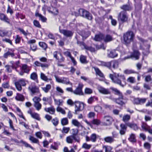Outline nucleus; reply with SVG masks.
<instances>
[{
  "instance_id": "nucleus-1",
  "label": "nucleus",
  "mask_w": 152,
  "mask_h": 152,
  "mask_svg": "<svg viewBox=\"0 0 152 152\" xmlns=\"http://www.w3.org/2000/svg\"><path fill=\"white\" fill-rule=\"evenodd\" d=\"M110 77L114 83L118 84L123 87L126 84V78L123 75H120L119 74L114 73L110 74Z\"/></svg>"
},
{
  "instance_id": "nucleus-2",
  "label": "nucleus",
  "mask_w": 152,
  "mask_h": 152,
  "mask_svg": "<svg viewBox=\"0 0 152 152\" xmlns=\"http://www.w3.org/2000/svg\"><path fill=\"white\" fill-rule=\"evenodd\" d=\"M123 37L124 44L127 46L133 41L134 35L132 31H128L124 34Z\"/></svg>"
},
{
  "instance_id": "nucleus-3",
  "label": "nucleus",
  "mask_w": 152,
  "mask_h": 152,
  "mask_svg": "<svg viewBox=\"0 0 152 152\" xmlns=\"http://www.w3.org/2000/svg\"><path fill=\"white\" fill-rule=\"evenodd\" d=\"M28 89L31 93L32 96L38 95L40 96L41 94L40 93L39 88L34 83H32L29 86Z\"/></svg>"
},
{
  "instance_id": "nucleus-4",
  "label": "nucleus",
  "mask_w": 152,
  "mask_h": 152,
  "mask_svg": "<svg viewBox=\"0 0 152 152\" xmlns=\"http://www.w3.org/2000/svg\"><path fill=\"white\" fill-rule=\"evenodd\" d=\"M78 12L80 15L83 18L89 20H91L92 19V15L88 11L83 9H80L79 10Z\"/></svg>"
},
{
  "instance_id": "nucleus-5",
  "label": "nucleus",
  "mask_w": 152,
  "mask_h": 152,
  "mask_svg": "<svg viewBox=\"0 0 152 152\" xmlns=\"http://www.w3.org/2000/svg\"><path fill=\"white\" fill-rule=\"evenodd\" d=\"M128 18V16L126 12L122 11L118 14V21L124 23L127 21Z\"/></svg>"
},
{
  "instance_id": "nucleus-6",
  "label": "nucleus",
  "mask_w": 152,
  "mask_h": 152,
  "mask_svg": "<svg viewBox=\"0 0 152 152\" xmlns=\"http://www.w3.org/2000/svg\"><path fill=\"white\" fill-rule=\"evenodd\" d=\"M15 85L18 91H20L22 89L21 86H25L26 85V83L25 80L22 79L15 82Z\"/></svg>"
},
{
  "instance_id": "nucleus-7",
  "label": "nucleus",
  "mask_w": 152,
  "mask_h": 152,
  "mask_svg": "<svg viewBox=\"0 0 152 152\" xmlns=\"http://www.w3.org/2000/svg\"><path fill=\"white\" fill-rule=\"evenodd\" d=\"M61 26L59 27L60 32L63 34L64 36L66 37L71 38L74 32L72 31L68 30L61 29Z\"/></svg>"
},
{
  "instance_id": "nucleus-8",
  "label": "nucleus",
  "mask_w": 152,
  "mask_h": 152,
  "mask_svg": "<svg viewBox=\"0 0 152 152\" xmlns=\"http://www.w3.org/2000/svg\"><path fill=\"white\" fill-rule=\"evenodd\" d=\"M53 3L51 4V6L49 7H47L45 5L44 7H43L42 9L44 8H46L48 11L54 15H57L58 13V9L55 7H53L54 5L53 6Z\"/></svg>"
},
{
  "instance_id": "nucleus-9",
  "label": "nucleus",
  "mask_w": 152,
  "mask_h": 152,
  "mask_svg": "<svg viewBox=\"0 0 152 152\" xmlns=\"http://www.w3.org/2000/svg\"><path fill=\"white\" fill-rule=\"evenodd\" d=\"M147 99L146 98L139 97L134 98L133 101V103L137 105H142L146 102Z\"/></svg>"
},
{
  "instance_id": "nucleus-10",
  "label": "nucleus",
  "mask_w": 152,
  "mask_h": 152,
  "mask_svg": "<svg viewBox=\"0 0 152 152\" xmlns=\"http://www.w3.org/2000/svg\"><path fill=\"white\" fill-rule=\"evenodd\" d=\"M140 53L138 50H135L131 55L130 56H128L124 58L125 59L131 58H134L136 60H138L139 58Z\"/></svg>"
},
{
  "instance_id": "nucleus-11",
  "label": "nucleus",
  "mask_w": 152,
  "mask_h": 152,
  "mask_svg": "<svg viewBox=\"0 0 152 152\" xmlns=\"http://www.w3.org/2000/svg\"><path fill=\"white\" fill-rule=\"evenodd\" d=\"M83 85L82 83H79L78 86L76 88V89L74 91L73 93L74 94L79 95H83V93L82 91V88L83 87Z\"/></svg>"
},
{
  "instance_id": "nucleus-12",
  "label": "nucleus",
  "mask_w": 152,
  "mask_h": 152,
  "mask_svg": "<svg viewBox=\"0 0 152 152\" xmlns=\"http://www.w3.org/2000/svg\"><path fill=\"white\" fill-rule=\"evenodd\" d=\"M75 113L77 114V112L81 111L83 109L84 106L83 104L79 102H75Z\"/></svg>"
},
{
  "instance_id": "nucleus-13",
  "label": "nucleus",
  "mask_w": 152,
  "mask_h": 152,
  "mask_svg": "<svg viewBox=\"0 0 152 152\" xmlns=\"http://www.w3.org/2000/svg\"><path fill=\"white\" fill-rule=\"evenodd\" d=\"M77 43L80 46H83L84 48L87 50L90 51L91 52H94L95 51V49L94 48L86 45L83 42H81L77 41Z\"/></svg>"
},
{
  "instance_id": "nucleus-14",
  "label": "nucleus",
  "mask_w": 152,
  "mask_h": 152,
  "mask_svg": "<svg viewBox=\"0 0 152 152\" xmlns=\"http://www.w3.org/2000/svg\"><path fill=\"white\" fill-rule=\"evenodd\" d=\"M11 141L12 142H14L17 144H19L20 143H22L26 147H29L31 148H32V147L29 144L27 143L26 142L23 141L22 140H21L20 141H19L16 139L11 138Z\"/></svg>"
},
{
  "instance_id": "nucleus-15",
  "label": "nucleus",
  "mask_w": 152,
  "mask_h": 152,
  "mask_svg": "<svg viewBox=\"0 0 152 152\" xmlns=\"http://www.w3.org/2000/svg\"><path fill=\"white\" fill-rule=\"evenodd\" d=\"M103 120L104 124L106 125H109L112 124V118L108 116H104L103 117Z\"/></svg>"
},
{
  "instance_id": "nucleus-16",
  "label": "nucleus",
  "mask_w": 152,
  "mask_h": 152,
  "mask_svg": "<svg viewBox=\"0 0 152 152\" xmlns=\"http://www.w3.org/2000/svg\"><path fill=\"white\" fill-rule=\"evenodd\" d=\"M73 140H75L78 142H80V139L79 138L77 139L75 136H74V135H71L67 137L66 138V141L69 143H72Z\"/></svg>"
},
{
  "instance_id": "nucleus-17",
  "label": "nucleus",
  "mask_w": 152,
  "mask_h": 152,
  "mask_svg": "<svg viewBox=\"0 0 152 152\" xmlns=\"http://www.w3.org/2000/svg\"><path fill=\"white\" fill-rule=\"evenodd\" d=\"M98 90L99 92L104 94H110V91L108 89H106L101 87L98 88Z\"/></svg>"
},
{
  "instance_id": "nucleus-18",
  "label": "nucleus",
  "mask_w": 152,
  "mask_h": 152,
  "mask_svg": "<svg viewBox=\"0 0 152 152\" xmlns=\"http://www.w3.org/2000/svg\"><path fill=\"white\" fill-rule=\"evenodd\" d=\"M42 101L44 102L43 104L46 105L47 104L50 105L52 103V99L51 97H44L42 98Z\"/></svg>"
},
{
  "instance_id": "nucleus-19",
  "label": "nucleus",
  "mask_w": 152,
  "mask_h": 152,
  "mask_svg": "<svg viewBox=\"0 0 152 152\" xmlns=\"http://www.w3.org/2000/svg\"><path fill=\"white\" fill-rule=\"evenodd\" d=\"M126 124H121L120 126V133L121 135H124L126 131L127 126Z\"/></svg>"
},
{
  "instance_id": "nucleus-20",
  "label": "nucleus",
  "mask_w": 152,
  "mask_h": 152,
  "mask_svg": "<svg viewBox=\"0 0 152 152\" xmlns=\"http://www.w3.org/2000/svg\"><path fill=\"white\" fill-rule=\"evenodd\" d=\"M110 69L113 68L114 69L117 68L118 67V62L116 60L111 61H110Z\"/></svg>"
},
{
  "instance_id": "nucleus-21",
  "label": "nucleus",
  "mask_w": 152,
  "mask_h": 152,
  "mask_svg": "<svg viewBox=\"0 0 152 152\" xmlns=\"http://www.w3.org/2000/svg\"><path fill=\"white\" fill-rule=\"evenodd\" d=\"M126 125L130 128L134 130H137L138 129V127L137 125L134 123H126Z\"/></svg>"
},
{
  "instance_id": "nucleus-22",
  "label": "nucleus",
  "mask_w": 152,
  "mask_h": 152,
  "mask_svg": "<svg viewBox=\"0 0 152 152\" xmlns=\"http://www.w3.org/2000/svg\"><path fill=\"white\" fill-rule=\"evenodd\" d=\"M60 56V58H59V57L57 59V65L58 66H63L64 65L62 64V63L64 62L65 61L64 58L61 55Z\"/></svg>"
},
{
  "instance_id": "nucleus-23",
  "label": "nucleus",
  "mask_w": 152,
  "mask_h": 152,
  "mask_svg": "<svg viewBox=\"0 0 152 152\" xmlns=\"http://www.w3.org/2000/svg\"><path fill=\"white\" fill-rule=\"evenodd\" d=\"M44 110L51 114H54L55 112V109L53 106L48 108H45Z\"/></svg>"
},
{
  "instance_id": "nucleus-24",
  "label": "nucleus",
  "mask_w": 152,
  "mask_h": 152,
  "mask_svg": "<svg viewBox=\"0 0 152 152\" xmlns=\"http://www.w3.org/2000/svg\"><path fill=\"white\" fill-rule=\"evenodd\" d=\"M104 35L102 34H96L94 39L96 41H100L103 39Z\"/></svg>"
},
{
  "instance_id": "nucleus-25",
  "label": "nucleus",
  "mask_w": 152,
  "mask_h": 152,
  "mask_svg": "<svg viewBox=\"0 0 152 152\" xmlns=\"http://www.w3.org/2000/svg\"><path fill=\"white\" fill-rule=\"evenodd\" d=\"M0 20L7 22L8 23H10L9 19L7 16L3 13L0 14Z\"/></svg>"
},
{
  "instance_id": "nucleus-26",
  "label": "nucleus",
  "mask_w": 152,
  "mask_h": 152,
  "mask_svg": "<svg viewBox=\"0 0 152 152\" xmlns=\"http://www.w3.org/2000/svg\"><path fill=\"white\" fill-rule=\"evenodd\" d=\"M118 56V54L116 53L115 50H112L110 51V53L107 54V56L108 57L114 58Z\"/></svg>"
},
{
  "instance_id": "nucleus-27",
  "label": "nucleus",
  "mask_w": 152,
  "mask_h": 152,
  "mask_svg": "<svg viewBox=\"0 0 152 152\" xmlns=\"http://www.w3.org/2000/svg\"><path fill=\"white\" fill-rule=\"evenodd\" d=\"M40 78L42 80L47 82H48L49 81H50L52 80V79L51 77L49 78H48L43 73H41L40 74Z\"/></svg>"
},
{
  "instance_id": "nucleus-28",
  "label": "nucleus",
  "mask_w": 152,
  "mask_h": 152,
  "mask_svg": "<svg viewBox=\"0 0 152 152\" xmlns=\"http://www.w3.org/2000/svg\"><path fill=\"white\" fill-rule=\"evenodd\" d=\"M103 40L105 42H107L113 40V37L109 34H107L105 36H104Z\"/></svg>"
},
{
  "instance_id": "nucleus-29",
  "label": "nucleus",
  "mask_w": 152,
  "mask_h": 152,
  "mask_svg": "<svg viewBox=\"0 0 152 152\" xmlns=\"http://www.w3.org/2000/svg\"><path fill=\"white\" fill-rule=\"evenodd\" d=\"M15 99L18 101H23L25 99V98L23 96L22 94L19 93H17L16 96L15 97Z\"/></svg>"
},
{
  "instance_id": "nucleus-30",
  "label": "nucleus",
  "mask_w": 152,
  "mask_h": 152,
  "mask_svg": "<svg viewBox=\"0 0 152 152\" xmlns=\"http://www.w3.org/2000/svg\"><path fill=\"white\" fill-rule=\"evenodd\" d=\"M35 15L36 16L39 17V19L41 20L42 22H46L47 20L46 18L42 16L41 14L37 12L35 13Z\"/></svg>"
},
{
  "instance_id": "nucleus-31",
  "label": "nucleus",
  "mask_w": 152,
  "mask_h": 152,
  "mask_svg": "<svg viewBox=\"0 0 152 152\" xmlns=\"http://www.w3.org/2000/svg\"><path fill=\"white\" fill-rule=\"evenodd\" d=\"M22 69L24 73H28L30 70V68L26 64L23 65L22 68Z\"/></svg>"
},
{
  "instance_id": "nucleus-32",
  "label": "nucleus",
  "mask_w": 152,
  "mask_h": 152,
  "mask_svg": "<svg viewBox=\"0 0 152 152\" xmlns=\"http://www.w3.org/2000/svg\"><path fill=\"white\" fill-rule=\"evenodd\" d=\"M30 78L32 80L36 81L37 83H38V76L36 72H34L31 74Z\"/></svg>"
},
{
  "instance_id": "nucleus-33",
  "label": "nucleus",
  "mask_w": 152,
  "mask_h": 152,
  "mask_svg": "<svg viewBox=\"0 0 152 152\" xmlns=\"http://www.w3.org/2000/svg\"><path fill=\"white\" fill-rule=\"evenodd\" d=\"M110 89L112 90L113 91L115 92V94L118 95L120 96H121V98H122L123 95L118 90L117 88H115L113 87H111Z\"/></svg>"
},
{
  "instance_id": "nucleus-34",
  "label": "nucleus",
  "mask_w": 152,
  "mask_h": 152,
  "mask_svg": "<svg viewBox=\"0 0 152 152\" xmlns=\"http://www.w3.org/2000/svg\"><path fill=\"white\" fill-rule=\"evenodd\" d=\"M123 99V96L122 98H121V96H120L119 98L117 99H116L115 101L114 102H115L116 103L120 104L121 105H123L124 104V103L122 101V100Z\"/></svg>"
},
{
  "instance_id": "nucleus-35",
  "label": "nucleus",
  "mask_w": 152,
  "mask_h": 152,
  "mask_svg": "<svg viewBox=\"0 0 152 152\" xmlns=\"http://www.w3.org/2000/svg\"><path fill=\"white\" fill-rule=\"evenodd\" d=\"M104 140L107 142L111 143L114 141V138L111 137H107L104 138Z\"/></svg>"
},
{
  "instance_id": "nucleus-36",
  "label": "nucleus",
  "mask_w": 152,
  "mask_h": 152,
  "mask_svg": "<svg viewBox=\"0 0 152 152\" xmlns=\"http://www.w3.org/2000/svg\"><path fill=\"white\" fill-rule=\"evenodd\" d=\"M61 83L67 85L70 84L72 85V83H71L69 80V79L68 78L63 77L62 78V80Z\"/></svg>"
},
{
  "instance_id": "nucleus-37",
  "label": "nucleus",
  "mask_w": 152,
  "mask_h": 152,
  "mask_svg": "<svg viewBox=\"0 0 152 152\" xmlns=\"http://www.w3.org/2000/svg\"><path fill=\"white\" fill-rule=\"evenodd\" d=\"M80 62L83 64H86L88 62L86 60V56L81 55L80 57Z\"/></svg>"
},
{
  "instance_id": "nucleus-38",
  "label": "nucleus",
  "mask_w": 152,
  "mask_h": 152,
  "mask_svg": "<svg viewBox=\"0 0 152 152\" xmlns=\"http://www.w3.org/2000/svg\"><path fill=\"white\" fill-rule=\"evenodd\" d=\"M110 61L105 62L104 61H101V65L106 67L109 69H110Z\"/></svg>"
},
{
  "instance_id": "nucleus-39",
  "label": "nucleus",
  "mask_w": 152,
  "mask_h": 152,
  "mask_svg": "<svg viewBox=\"0 0 152 152\" xmlns=\"http://www.w3.org/2000/svg\"><path fill=\"white\" fill-rule=\"evenodd\" d=\"M51 88V86L50 85H47L45 87H42V90L45 93H48Z\"/></svg>"
},
{
  "instance_id": "nucleus-40",
  "label": "nucleus",
  "mask_w": 152,
  "mask_h": 152,
  "mask_svg": "<svg viewBox=\"0 0 152 152\" xmlns=\"http://www.w3.org/2000/svg\"><path fill=\"white\" fill-rule=\"evenodd\" d=\"M29 139L32 142L34 143H37V144H38V145H39V140L37 139L36 138H35L32 136H30V137Z\"/></svg>"
},
{
  "instance_id": "nucleus-41",
  "label": "nucleus",
  "mask_w": 152,
  "mask_h": 152,
  "mask_svg": "<svg viewBox=\"0 0 152 152\" xmlns=\"http://www.w3.org/2000/svg\"><path fill=\"white\" fill-rule=\"evenodd\" d=\"M61 123L63 126L66 125L68 124V120L67 118H65L62 119L61 120Z\"/></svg>"
},
{
  "instance_id": "nucleus-42",
  "label": "nucleus",
  "mask_w": 152,
  "mask_h": 152,
  "mask_svg": "<svg viewBox=\"0 0 152 152\" xmlns=\"http://www.w3.org/2000/svg\"><path fill=\"white\" fill-rule=\"evenodd\" d=\"M129 140L132 142H136V140L134 134H131L129 138Z\"/></svg>"
},
{
  "instance_id": "nucleus-43",
  "label": "nucleus",
  "mask_w": 152,
  "mask_h": 152,
  "mask_svg": "<svg viewBox=\"0 0 152 152\" xmlns=\"http://www.w3.org/2000/svg\"><path fill=\"white\" fill-rule=\"evenodd\" d=\"M72 123L74 125L77 127H79L81 126V124L77 120L75 119H73L72 120Z\"/></svg>"
},
{
  "instance_id": "nucleus-44",
  "label": "nucleus",
  "mask_w": 152,
  "mask_h": 152,
  "mask_svg": "<svg viewBox=\"0 0 152 152\" xmlns=\"http://www.w3.org/2000/svg\"><path fill=\"white\" fill-rule=\"evenodd\" d=\"M96 135L95 134H92L90 136L91 141L92 142H95L96 141Z\"/></svg>"
},
{
  "instance_id": "nucleus-45",
  "label": "nucleus",
  "mask_w": 152,
  "mask_h": 152,
  "mask_svg": "<svg viewBox=\"0 0 152 152\" xmlns=\"http://www.w3.org/2000/svg\"><path fill=\"white\" fill-rule=\"evenodd\" d=\"M142 128L145 131H148L150 127L146 124L143 123L141 126Z\"/></svg>"
},
{
  "instance_id": "nucleus-46",
  "label": "nucleus",
  "mask_w": 152,
  "mask_h": 152,
  "mask_svg": "<svg viewBox=\"0 0 152 152\" xmlns=\"http://www.w3.org/2000/svg\"><path fill=\"white\" fill-rule=\"evenodd\" d=\"M130 118V116L129 115H124L123 118V121L125 122L128 121Z\"/></svg>"
},
{
  "instance_id": "nucleus-47",
  "label": "nucleus",
  "mask_w": 152,
  "mask_h": 152,
  "mask_svg": "<svg viewBox=\"0 0 152 152\" xmlns=\"http://www.w3.org/2000/svg\"><path fill=\"white\" fill-rule=\"evenodd\" d=\"M95 46L96 50H98L100 49L105 50L106 48V47L103 44H101L100 45H95Z\"/></svg>"
},
{
  "instance_id": "nucleus-48",
  "label": "nucleus",
  "mask_w": 152,
  "mask_h": 152,
  "mask_svg": "<svg viewBox=\"0 0 152 152\" xmlns=\"http://www.w3.org/2000/svg\"><path fill=\"white\" fill-rule=\"evenodd\" d=\"M39 45L44 50H46L47 48V44L44 42H40L39 43Z\"/></svg>"
},
{
  "instance_id": "nucleus-49",
  "label": "nucleus",
  "mask_w": 152,
  "mask_h": 152,
  "mask_svg": "<svg viewBox=\"0 0 152 152\" xmlns=\"http://www.w3.org/2000/svg\"><path fill=\"white\" fill-rule=\"evenodd\" d=\"M121 8L126 12V11H129L130 10L131 7L128 5H124L121 7Z\"/></svg>"
},
{
  "instance_id": "nucleus-50",
  "label": "nucleus",
  "mask_w": 152,
  "mask_h": 152,
  "mask_svg": "<svg viewBox=\"0 0 152 152\" xmlns=\"http://www.w3.org/2000/svg\"><path fill=\"white\" fill-rule=\"evenodd\" d=\"M34 106L37 110H39L41 108L42 105L39 102L34 103Z\"/></svg>"
},
{
  "instance_id": "nucleus-51",
  "label": "nucleus",
  "mask_w": 152,
  "mask_h": 152,
  "mask_svg": "<svg viewBox=\"0 0 152 152\" xmlns=\"http://www.w3.org/2000/svg\"><path fill=\"white\" fill-rule=\"evenodd\" d=\"M92 123L97 125H99L101 123L100 121L98 119H94L92 121Z\"/></svg>"
},
{
  "instance_id": "nucleus-52",
  "label": "nucleus",
  "mask_w": 152,
  "mask_h": 152,
  "mask_svg": "<svg viewBox=\"0 0 152 152\" xmlns=\"http://www.w3.org/2000/svg\"><path fill=\"white\" fill-rule=\"evenodd\" d=\"M33 24L34 25L37 27L39 28H41V25L40 24L39 22L37 20H34L33 21Z\"/></svg>"
},
{
  "instance_id": "nucleus-53",
  "label": "nucleus",
  "mask_w": 152,
  "mask_h": 152,
  "mask_svg": "<svg viewBox=\"0 0 152 152\" xmlns=\"http://www.w3.org/2000/svg\"><path fill=\"white\" fill-rule=\"evenodd\" d=\"M124 72L125 74H129L132 73H136V72L134 71V70L132 69H126L125 70Z\"/></svg>"
},
{
  "instance_id": "nucleus-54",
  "label": "nucleus",
  "mask_w": 152,
  "mask_h": 152,
  "mask_svg": "<svg viewBox=\"0 0 152 152\" xmlns=\"http://www.w3.org/2000/svg\"><path fill=\"white\" fill-rule=\"evenodd\" d=\"M31 117L34 118H35L37 120H39L40 118L39 117V115L38 114L36 113H33L32 114Z\"/></svg>"
},
{
  "instance_id": "nucleus-55",
  "label": "nucleus",
  "mask_w": 152,
  "mask_h": 152,
  "mask_svg": "<svg viewBox=\"0 0 152 152\" xmlns=\"http://www.w3.org/2000/svg\"><path fill=\"white\" fill-rule=\"evenodd\" d=\"M95 70L96 73L100 77H102L104 76L103 74L101 72L98 68H95Z\"/></svg>"
},
{
  "instance_id": "nucleus-56",
  "label": "nucleus",
  "mask_w": 152,
  "mask_h": 152,
  "mask_svg": "<svg viewBox=\"0 0 152 152\" xmlns=\"http://www.w3.org/2000/svg\"><path fill=\"white\" fill-rule=\"evenodd\" d=\"M143 146L145 149L149 150L151 148V145L148 142H145L144 143Z\"/></svg>"
},
{
  "instance_id": "nucleus-57",
  "label": "nucleus",
  "mask_w": 152,
  "mask_h": 152,
  "mask_svg": "<svg viewBox=\"0 0 152 152\" xmlns=\"http://www.w3.org/2000/svg\"><path fill=\"white\" fill-rule=\"evenodd\" d=\"M91 147V145L88 144L86 143H84L83 145L82 148L87 149H89Z\"/></svg>"
},
{
  "instance_id": "nucleus-58",
  "label": "nucleus",
  "mask_w": 152,
  "mask_h": 152,
  "mask_svg": "<svg viewBox=\"0 0 152 152\" xmlns=\"http://www.w3.org/2000/svg\"><path fill=\"white\" fill-rule=\"evenodd\" d=\"M21 40V37L19 35H17L15 39V43L16 44L19 43Z\"/></svg>"
},
{
  "instance_id": "nucleus-59",
  "label": "nucleus",
  "mask_w": 152,
  "mask_h": 152,
  "mask_svg": "<svg viewBox=\"0 0 152 152\" xmlns=\"http://www.w3.org/2000/svg\"><path fill=\"white\" fill-rule=\"evenodd\" d=\"M7 32L5 31L0 30V36L4 37L7 34Z\"/></svg>"
},
{
  "instance_id": "nucleus-60",
  "label": "nucleus",
  "mask_w": 152,
  "mask_h": 152,
  "mask_svg": "<svg viewBox=\"0 0 152 152\" xmlns=\"http://www.w3.org/2000/svg\"><path fill=\"white\" fill-rule=\"evenodd\" d=\"M56 110L58 112H61L63 114H65L66 113L65 111L62 108L59 106L57 107Z\"/></svg>"
},
{
  "instance_id": "nucleus-61",
  "label": "nucleus",
  "mask_w": 152,
  "mask_h": 152,
  "mask_svg": "<svg viewBox=\"0 0 152 152\" xmlns=\"http://www.w3.org/2000/svg\"><path fill=\"white\" fill-rule=\"evenodd\" d=\"M53 55L54 57L56 59H57L59 57L58 56V55H59L60 56L62 55L61 53H59L58 51H56L53 53Z\"/></svg>"
},
{
  "instance_id": "nucleus-62",
  "label": "nucleus",
  "mask_w": 152,
  "mask_h": 152,
  "mask_svg": "<svg viewBox=\"0 0 152 152\" xmlns=\"http://www.w3.org/2000/svg\"><path fill=\"white\" fill-rule=\"evenodd\" d=\"M15 15L17 18L18 19L19 18L21 19H23L25 18V16L24 15L19 13H16Z\"/></svg>"
},
{
  "instance_id": "nucleus-63",
  "label": "nucleus",
  "mask_w": 152,
  "mask_h": 152,
  "mask_svg": "<svg viewBox=\"0 0 152 152\" xmlns=\"http://www.w3.org/2000/svg\"><path fill=\"white\" fill-rule=\"evenodd\" d=\"M70 130L69 127H64L61 130L62 133H67Z\"/></svg>"
},
{
  "instance_id": "nucleus-64",
  "label": "nucleus",
  "mask_w": 152,
  "mask_h": 152,
  "mask_svg": "<svg viewBox=\"0 0 152 152\" xmlns=\"http://www.w3.org/2000/svg\"><path fill=\"white\" fill-rule=\"evenodd\" d=\"M52 122L53 124L55 126H57L58 123V120L57 118L53 119Z\"/></svg>"
}]
</instances>
